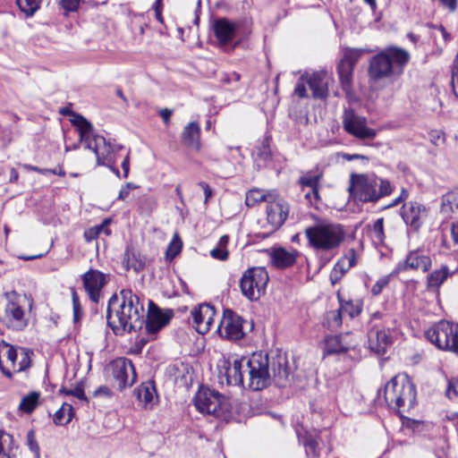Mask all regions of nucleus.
<instances>
[{"label":"nucleus","instance_id":"obj_1","mask_svg":"<svg viewBox=\"0 0 458 458\" xmlns=\"http://www.w3.org/2000/svg\"><path fill=\"white\" fill-rule=\"evenodd\" d=\"M145 310L138 295L131 289H123L108 301L106 319L115 335L137 331L144 325Z\"/></svg>","mask_w":458,"mask_h":458},{"label":"nucleus","instance_id":"obj_2","mask_svg":"<svg viewBox=\"0 0 458 458\" xmlns=\"http://www.w3.org/2000/svg\"><path fill=\"white\" fill-rule=\"evenodd\" d=\"M59 114L69 116L70 123L76 127L81 142L86 148L91 149L97 157L98 165L108 166L119 175L115 168L117 155L123 148L121 145L107 142L103 136L94 132L91 123L82 115L74 113L69 106L59 109Z\"/></svg>","mask_w":458,"mask_h":458},{"label":"nucleus","instance_id":"obj_3","mask_svg":"<svg viewBox=\"0 0 458 458\" xmlns=\"http://www.w3.org/2000/svg\"><path fill=\"white\" fill-rule=\"evenodd\" d=\"M377 395L384 400L387 406L394 411L401 418L409 412L416 404V387L406 375H397L392 377Z\"/></svg>","mask_w":458,"mask_h":458},{"label":"nucleus","instance_id":"obj_4","mask_svg":"<svg viewBox=\"0 0 458 458\" xmlns=\"http://www.w3.org/2000/svg\"><path fill=\"white\" fill-rule=\"evenodd\" d=\"M410 60V54L400 47H389L371 58L369 74L374 80L400 75Z\"/></svg>","mask_w":458,"mask_h":458},{"label":"nucleus","instance_id":"obj_5","mask_svg":"<svg viewBox=\"0 0 458 458\" xmlns=\"http://www.w3.org/2000/svg\"><path fill=\"white\" fill-rule=\"evenodd\" d=\"M391 182L375 174H352L351 190L353 197L361 202H377L393 192Z\"/></svg>","mask_w":458,"mask_h":458},{"label":"nucleus","instance_id":"obj_6","mask_svg":"<svg viewBox=\"0 0 458 458\" xmlns=\"http://www.w3.org/2000/svg\"><path fill=\"white\" fill-rule=\"evenodd\" d=\"M309 244L318 250L337 249L344 239V232L340 225L319 223L305 230Z\"/></svg>","mask_w":458,"mask_h":458},{"label":"nucleus","instance_id":"obj_7","mask_svg":"<svg viewBox=\"0 0 458 458\" xmlns=\"http://www.w3.org/2000/svg\"><path fill=\"white\" fill-rule=\"evenodd\" d=\"M246 372L250 389L259 391L267 387L271 382L268 355L259 352L246 357Z\"/></svg>","mask_w":458,"mask_h":458},{"label":"nucleus","instance_id":"obj_8","mask_svg":"<svg viewBox=\"0 0 458 458\" xmlns=\"http://www.w3.org/2000/svg\"><path fill=\"white\" fill-rule=\"evenodd\" d=\"M426 338L439 350L451 352L458 356V325L442 320L425 332Z\"/></svg>","mask_w":458,"mask_h":458},{"label":"nucleus","instance_id":"obj_9","mask_svg":"<svg viewBox=\"0 0 458 458\" xmlns=\"http://www.w3.org/2000/svg\"><path fill=\"white\" fill-rule=\"evenodd\" d=\"M329 81L327 72H305L299 78L294 93L301 98H308L310 96L306 86H309L314 98L326 99L328 96Z\"/></svg>","mask_w":458,"mask_h":458},{"label":"nucleus","instance_id":"obj_10","mask_svg":"<svg viewBox=\"0 0 458 458\" xmlns=\"http://www.w3.org/2000/svg\"><path fill=\"white\" fill-rule=\"evenodd\" d=\"M268 281V273L265 267L249 268L240 281L242 293L250 301H257L265 293Z\"/></svg>","mask_w":458,"mask_h":458},{"label":"nucleus","instance_id":"obj_11","mask_svg":"<svg viewBox=\"0 0 458 458\" xmlns=\"http://www.w3.org/2000/svg\"><path fill=\"white\" fill-rule=\"evenodd\" d=\"M4 322L13 330H22L28 326V317L23 309L25 297H21L15 292L6 293Z\"/></svg>","mask_w":458,"mask_h":458},{"label":"nucleus","instance_id":"obj_12","mask_svg":"<svg viewBox=\"0 0 458 458\" xmlns=\"http://www.w3.org/2000/svg\"><path fill=\"white\" fill-rule=\"evenodd\" d=\"M194 405L201 413L219 417L226 409V399L219 392L201 386L195 394Z\"/></svg>","mask_w":458,"mask_h":458},{"label":"nucleus","instance_id":"obj_13","mask_svg":"<svg viewBox=\"0 0 458 458\" xmlns=\"http://www.w3.org/2000/svg\"><path fill=\"white\" fill-rule=\"evenodd\" d=\"M342 123L347 133L359 140H373L377 136L376 130L367 126L366 117L357 114L352 108L344 109Z\"/></svg>","mask_w":458,"mask_h":458},{"label":"nucleus","instance_id":"obj_14","mask_svg":"<svg viewBox=\"0 0 458 458\" xmlns=\"http://www.w3.org/2000/svg\"><path fill=\"white\" fill-rule=\"evenodd\" d=\"M107 369L110 371L114 385L119 390L132 386L137 377L131 360L124 357L113 360L108 365Z\"/></svg>","mask_w":458,"mask_h":458},{"label":"nucleus","instance_id":"obj_15","mask_svg":"<svg viewBox=\"0 0 458 458\" xmlns=\"http://www.w3.org/2000/svg\"><path fill=\"white\" fill-rule=\"evenodd\" d=\"M244 320L232 310H225L223 318L217 327L219 335L228 340L236 341L243 338Z\"/></svg>","mask_w":458,"mask_h":458},{"label":"nucleus","instance_id":"obj_16","mask_svg":"<svg viewBox=\"0 0 458 458\" xmlns=\"http://www.w3.org/2000/svg\"><path fill=\"white\" fill-rule=\"evenodd\" d=\"M288 214V203L275 193L267 206V219L273 231L279 229L284 224Z\"/></svg>","mask_w":458,"mask_h":458},{"label":"nucleus","instance_id":"obj_17","mask_svg":"<svg viewBox=\"0 0 458 458\" xmlns=\"http://www.w3.org/2000/svg\"><path fill=\"white\" fill-rule=\"evenodd\" d=\"M401 216L407 225L419 231L428 216V209L418 201H409L403 205Z\"/></svg>","mask_w":458,"mask_h":458},{"label":"nucleus","instance_id":"obj_18","mask_svg":"<svg viewBox=\"0 0 458 458\" xmlns=\"http://www.w3.org/2000/svg\"><path fill=\"white\" fill-rule=\"evenodd\" d=\"M172 317L173 311L171 310L163 311L157 305L149 301L146 320L144 319L147 333L156 334L169 323Z\"/></svg>","mask_w":458,"mask_h":458},{"label":"nucleus","instance_id":"obj_19","mask_svg":"<svg viewBox=\"0 0 458 458\" xmlns=\"http://www.w3.org/2000/svg\"><path fill=\"white\" fill-rule=\"evenodd\" d=\"M83 285L91 301L98 303L104 286L107 284V276L97 269H89L82 276Z\"/></svg>","mask_w":458,"mask_h":458},{"label":"nucleus","instance_id":"obj_20","mask_svg":"<svg viewBox=\"0 0 458 458\" xmlns=\"http://www.w3.org/2000/svg\"><path fill=\"white\" fill-rule=\"evenodd\" d=\"M369 346L371 351L378 354L386 352V349L393 344L390 329L380 324L373 325L368 331Z\"/></svg>","mask_w":458,"mask_h":458},{"label":"nucleus","instance_id":"obj_21","mask_svg":"<svg viewBox=\"0 0 458 458\" xmlns=\"http://www.w3.org/2000/svg\"><path fill=\"white\" fill-rule=\"evenodd\" d=\"M191 324L199 334L208 333L214 323L216 310L210 304L203 303L191 310Z\"/></svg>","mask_w":458,"mask_h":458},{"label":"nucleus","instance_id":"obj_22","mask_svg":"<svg viewBox=\"0 0 458 458\" xmlns=\"http://www.w3.org/2000/svg\"><path fill=\"white\" fill-rule=\"evenodd\" d=\"M214 33L220 45H226L239 37L240 26L225 18L215 21Z\"/></svg>","mask_w":458,"mask_h":458},{"label":"nucleus","instance_id":"obj_23","mask_svg":"<svg viewBox=\"0 0 458 458\" xmlns=\"http://www.w3.org/2000/svg\"><path fill=\"white\" fill-rule=\"evenodd\" d=\"M432 266L431 259L420 250H413L408 252L403 264L398 266L399 270H421L426 273Z\"/></svg>","mask_w":458,"mask_h":458},{"label":"nucleus","instance_id":"obj_24","mask_svg":"<svg viewBox=\"0 0 458 458\" xmlns=\"http://www.w3.org/2000/svg\"><path fill=\"white\" fill-rule=\"evenodd\" d=\"M271 378L279 387H285L290 383V371L287 359L282 355H276L270 361Z\"/></svg>","mask_w":458,"mask_h":458},{"label":"nucleus","instance_id":"obj_25","mask_svg":"<svg viewBox=\"0 0 458 458\" xmlns=\"http://www.w3.org/2000/svg\"><path fill=\"white\" fill-rule=\"evenodd\" d=\"M225 369L226 382L230 386H243V377L246 372V357L234 358L228 360Z\"/></svg>","mask_w":458,"mask_h":458},{"label":"nucleus","instance_id":"obj_26","mask_svg":"<svg viewBox=\"0 0 458 458\" xmlns=\"http://www.w3.org/2000/svg\"><path fill=\"white\" fill-rule=\"evenodd\" d=\"M136 395L142 407L147 410H151L158 401L154 381L151 380L141 383L136 390Z\"/></svg>","mask_w":458,"mask_h":458},{"label":"nucleus","instance_id":"obj_27","mask_svg":"<svg viewBox=\"0 0 458 458\" xmlns=\"http://www.w3.org/2000/svg\"><path fill=\"white\" fill-rule=\"evenodd\" d=\"M349 334L330 335L325 339V353L338 354L349 351L353 345L349 342Z\"/></svg>","mask_w":458,"mask_h":458},{"label":"nucleus","instance_id":"obj_28","mask_svg":"<svg viewBox=\"0 0 458 458\" xmlns=\"http://www.w3.org/2000/svg\"><path fill=\"white\" fill-rule=\"evenodd\" d=\"M297 250H287L284 248H277L271 252L272 264L278 268L292 267L297 259Z\"/></svg>","mask_w":458,"mask_h":458},{"label":"nucleus","instance_id":"obj_29","mask_svg":"<svg viewBox=\"0 0 458 458\" xmlns=\"http://www.w3.org/2000/svg\"><path fill=\"white\" fill-rule=\"evenodd\" d=\"M199 134V125L196 122H191L184 127L182 133V140L188 148L198 151L200 148Z\"/></svg>","mask_w":458,"mask_h":458},{"label":"nucleus","instance_id":"obj_30","mask_svg":"<svg viewBox=\"0 0 458 458\" xmlns=\"http://www.w3.org/2000/svg\"><path fill=\"white\" fill-rule=\"evenodd\" d=\"M297 437L299 443L304 446L308 457L318 458L320 455L317 437L307 432L301 434L300 431H297Z\"/></svg>","mask_w":458,"mask_h":458},{"label":"nucleus","instance_id":"obj_31","mask_svg":"<svg viewBox=\"0 0 458 458\" xmlns=\"http://www.w3.org/2000/svg\"><path fill=\"white\" fill-rule=\"evenodd\" d=\"M451 275L447 266H442L440 269L432 271L427 278V285L429 289H438Z\"/></svg>","mask_w":458,"mask_h":458},{"label":"nucleus","instance_id":"obj_32","mask_svg":"<svg viewBox=\"0 0 458 458\" xmlns=\"http://www.w3.org/2000/svg\"><path fill=\"white\" fill-rule=\"evenodd\" d=\"M354 66L349 64L347 62L340 61L337 72L339 75L340 83L345 92H349L352 88V75Z\"/></svg>","mask_w":458,"mask_h":458},{"label":"nucleus","instance_id":"obj_33","mask_svg":"<svg viewBox=\"0 0 458 458\" xmlns=\"http://www.w3.org/2000/svg\"><path fill=\"white\" fill-rule=\"evenodd\" d=\"M458 211V188L446 192L441 198V212L451 213Z\"/></svg>","mask_w":458,"mask_h":458},{"label":"nucleus","instance_id":"obj_34","mask_svg":"<svg viewBox=\"0 0 458 458\" xmlns=\"http://www.w3.org/2000/svg\"><path fill=\"white\" fill-rule=\"evenodd\" d=\"M123 259L126 262L128 268H132L135 271H140L145 267V258L134 249L127 248Z\"/></svg>","mask_w":458,"mask_h":458},{"label":"nucleus","instance_id":"obj_35","mask_svg":"<svg viewBox=\"0 0 458 458\" xmlns=\"http://www.w3.org/2000/svg\"><path fill=\"white\" fill-rule=\"evenodd\" d=\"M39 397L40 394L35 391L24 395L19 404V411L26 414L31 413L39 404Z\"/></svg>","mask_w":458,"mask_h":458},{"label":"nucleus","instance_id":"obj_36","mask_svg":"<svg viewBox=\"0 0 458 458\" xmlns=\"http://www.w3.org/2000/svg\"><path fill=\"white\" fill-rule=\"evenodd\" d=\"M275 192H265L262 190L253 189L246 193L245 203L248 207H254L261 201L268 202L274 197Z\"/></svg>","mask_w":458,"mask_h":458},{"label":"nucleus","instance_id":"obj_37","mask_svg":"<svg viewBox=\"0 0 458 458\" xmlns=\"http://www.w3.org/2000/svg\"><path fill=\"white\" fill-rule=\"evenodd\" d=\"M18 352L19 348L15 349L11 344L3 342L0 344V366L2 367L5 359L6 362H9L13 368L16 367Z\"/></svg>","mask_w":458,"mask_h":458},{"label":"nucleus","instance_id":"obj_38","mask_svg":"<svg viewBox=\"0 0 458 458\" xmlns=\"http://www.w3.org/2000/svg\"><path fill=\"white\" fill-rule=\"evenodd\" d=\"M229 242V236L225 234L220 237L216 246L210 250V256L218 260L225 261L228 259L229 252L227 245Z\"/></svg>","mask_w":458,"mask_h":458},{"label":"nucleus","instance_id":"obj_39","mask_svg":"<svg viewBox=\"0 0 458 458\" xmlns=\"http://www.w3.org/2000/svg\"><path fill=\"white\" fill-rule=\"evenodd\" d=\"M110 224L109 219H105L100 225L92 226L85 231L84 236L88 242H90L92 240H95L99 235H109L111 233L110 229L108 228V225Z\"/></svg>","mask_w":458,"mask_h":458},{"label":"nucleus","instance_id":"obj_40","mask_svg":"<svg viewBox=\"0 0 458 458\" xmlns=\"http://www.w3.org/2000/svg\"><path fill=\"white\" fill-rule=\"evenodd\" d=\"M33 354V352L27 348H19V352L17 356L16 367H13L14 372L25 371L27 369L30 367V357Z\"/></svg>","mask_w":458,"mask_h":458},{"label":"nucleus","instance_id":"obj_41","mask_svg":"<svg viewBox=\"0 0 458 458\" xmlns=\"http://www.w3.org/2000/svg\"><path fill=\"white\" fill-rule=\"evenodd\" d=\"M322 177V174H314L312 171H310L301 176L299 182L301 186L302 191H305V188L314 189L318 187L319 181Z\"/></svg>","mask_w":458,"mask_h":458},{"label":"nucleus","instance_id":"obj_42","mask_svg":"<svg viewBox=\"0 0 458 458\" xmlns=\"http://www.w3.org/2000/svg\"><path fill=\"white\" fill-rule=\"evenodd\" d=\"M369 52L370 50L365 48H346L341 60L354 66L362 55Z\"/></svg>","mask_w":458,"mask_h":458},{"label":"nucleus","instance_id":"obj_43","mask_svg":"<svg viewBox=\"0 0 458 458\" xmlns=\"http://www.w3.org/2000/svg\"><path fill=\"white\" fill-rule=\"evenodd\" d=\"M41 0H16L21 12L31 16L39 8Z\"/></svg>","mask_w":458,"mask_h":458},{"label":"nucleus","instance_id":"obj_44","mask_svg":"<svg viewBox=\"0 0 458 458\" xmlns=\"http://www.w3.org/2000/svg\"><path fill=\"white\" fill-rule=\"evenodd\" d=\"M139 210L142 215H149L157 206V200L151 196H143L138 202Z\"/></svg>","mask_w":458,"mask_h":458},{"label":"nucleus","instance_id":"obj_45","mask_svg":"<svg viewBox=\"0 0 458 458\" xmlns=\"http://www.w3.org/2000/svg\"><path fill=\"white\" fill-rule=\"evenodd\" d=\"M344 315H348L350 318L358 316L361 311V304L358 301H348L342 302L339 308Z\"/></svg>","mask_w":458,"mask_h":458},{"label":"nucleus","instance_id":"obj_46","mask_svg":"<svg viewBox=\"0 0 458 458\" xmlns=\"http://www.w3.org/2000/svg\"><path fill=\"white\" fill-rule=\"evenodd\" d=\"M372 238L373 241L376 243L381 244L384 242L385 239V233H384V218L380 217L377 218L372 226L371 230Z\"/></svg>","mask_w":458,"mask_h":458},{"label":"nucleus","instance_id":"obj_47","mask_svg":"<svg viewBox=\"0 0 458 458\" xmlns=\"http://www.w3.org/2000/svg\"><path fill=\"white\" fill-rule=\"evenodd\" d=\"M72 313H73V323L77 325L81 319L82 318L83 312L81 310V305L80 302L79 295L76 293L75 289L72 288Z\"/></svg>","mask_w":458,"mask_h":458},{"label":"nucleus","instance_id":"obj_48","mask_svg":"<svg viewBox=\"0 0 458 458\" xmlns=\"http://www.w3.org/2000/svg\"><path fill=\"white\" fill-rule=\"evenodd\" d=\"M12 441L11 435L0 430V458H11L9 445Z\"/></svg>","mask_w":458,"mask_h":458},{"label":"nucleus","instance_id":"obj_49","mask_svg":"<svg viewBox=\"0 0 458 458\" xmlns=\"http://www.w3.org/2000/svg\"><path fill=\"white\" fill-rule=\"evenodd\" d=\"M74 416V411L72 404L64 403L59 408V424L69 423Z\"/></svg>","mask_w":458,"mask_h":458},{"label":"nucleus","instance_id":"obj_50","mask_svg":"<svg viewBox=\"0 0 458 458\" xmlns=\"http://www.w3.org/2000/svg\"><path fill=\"white\" fill-rule=\"evenodd\" d=\"M256 161L259 162V166L266 165L267 162L271 158L270 149L267 145L262 144L260 148H259L256 152Z\"/></svg>","mask_w":458,"mask_h":458},{"label":"nucleus","instance_id":"obj_51","mask_svg":"<svg viewBox=\"0 0 458 458\" xmlns=\"http://www.w3.org/2000/svg\"><path fill=\"white\" fill-rule=\"evenodd\" d=\"M182 247V242L180 237L177 234H175L167 247V250H166L167 258L174 259L175 256H177L181 252Z\"/></svg>","mask_w":458,"mask_h":458},{"label":"nucleus","instance_id":"obj_52","mask_svg":"<svg viewBox=\"0 0 458 458\" xmlns=\"http://www.w3.org/2000/svg\"><path fill=\"white\" fill-rule=\"evenodd\" d=\"M389 319L390 317L387 314L381 311H375L370 314L368 324L369 326V328L375 324H380L386 327V326L388 324Z\"/></svg>","mask_w":458,"mask_h":458},{"label":"nucleus","instance_id":"obj_53","mask_svg":"<svg viewBox=\"0 0 458 458\" xmlns=\"http://www.w3.org/2000/svg\"><path fill=\"white\" fill-rule=\"evenodd\" d=\"M343 316L341 310H331L327 313V318L330 327L335 328L342 325Z\"/></svg>","mask_w":458,"mask_h":458},{"label":"nucleus","instance_id":"obj_54","mask_svg":"<svg viewBox=\"0 0 458 458\" xmlns=\"http://www.w3.org/2000/svg\"><path fill=\"white\" fill-rule=\"evenodd\" d=\"M390 276H384L380 277L371 288V293L374 296L379 295L383 289L389 284Z\"/></svg>","mask_w":458,"mask_h":458},{"label":"nucleus","instance_id":"obj_55","mask_svg":"<svg viewBox=\"0 0 458 458\" xmlns=\"http://www.w3.org/2000/svg\"><path fill=\"white\" fill-rule=\"evenodd\" d=\"M430 142L435 146L444 144L445 141V134L439 130H432L428 133Z\"/></svg>","mask_w":458,"mask_h":458},{"label":"nucleus","instance_id":"obj_56","mask_svg":"<svg viewBox=\"0 0 458 458\" xmlns=\"http://www.w3.org/2000/svg\"><path fill=\"white\" fill-rule=\"evenodd\" d=\"M26 441L30 451L34 454L35 456H38V454H39V447L36 441L35 433L33 430L28 431Z\"/></svg>","mask_w":458,"mask_h":458},{"label":"nucleus","instance_id":"obj_57","mask_svg":"<svg viewBox=\"0 0 458 458\" xmlns=\"http://www.w3.org/2000/svg\"><path fill=\"white\" fill-rule=\"evenodd\" d=\"M304 197L311 206L317 207V204L319 200L318 187L314 189H308V191L304 193Z\"/></svg>","mask_w":458,"mask_h":458},{"label":"nucleus","instance_id":"obj_58","mask_svg":"<svg viewBox=\"0 0 458 458\" xmlns=\"http://www.w3.org/2000/svg\"><path fill=\"white\" fill-rule=\"evenodd\" d=\"M446 395L449 399H453L458 395V379H454L449 382Z\"/></svg>","mask_w":458,"mask_h":458},{"label":"nucleus","instance_id":"obj_59","mask_svg":"<svg viewBox=\"0 0 458 458\" xmlns=\"http://www.w3.org/2000/svg\"><path fill=\"white\" fill-rule=\"evenodd\" d=\"M62 7L67 12H75L77 11L80 0H62L61 1Z\"/></svg>","mask_w":458,"mask_h":458},{"label":"nucleus","instance_id":"obj_60","mask_svg":"<svg viewBox=\"0 0 458 458\" xmlns=\"http://www.w3.org/2000/svg\"><path fill=\"white\" fill-rule=\"evenodd\" d=\"M59 392L64 393L66 394H72L80 400H86L84 392L81 387H75L74 389H72L69 391L65 390V388H63V389L59 390Z\"/></svg>","mask_w":458,"mask_h":458},{"label":"nucleus","instance_id":"obj_61","mask_svg":"<svg viewBox=\"0 0 458 458\" xmlns=\"http://www.w3.org/2000/svg\"><path fill=\"white\" fill-rule=\"evenodd\" d=\"M199 186L204 191V195H205V204L209 200L210 198H212L214 192H213V190L210 188V186L205 182H199Z\"/></svg>","mask_w":458,"mask_h":458},{"label":"nucleus","instance_id":"obj_62","mask_svg":"<svg viewBox=\"0 0 458 458\" xmlns=\"http://www.w3.org/2000/svg\"><path fill=\"white\" fill-rule=\"evenodd\" d=\"M334 268L336 269L338 272H341V274L344 275L350 267L346 264V259H342L336 262V264L334 266Z\"/></svg>","mask_w":458,"mask_h":458},{"label":"nucleus","instance_id":"obj_63","mask_svg":"<svg viewBox=\"0 0 458 458\" xmlns=\"http://www.w3.org/2000/svg\"><path fill=\"white\" fill-rule=\"evenodd\" d=\"M123 171V177L127 178L130 171V152L128 151L121 164Z\"/></svg>","mask_w":458,"mask_h":458},{"label":"nucleus","instance_id":"obj_64","mask_svg":"<svg viewBox=\"0 0 458 458\" xmlns=\"http://www.w3.org/2000/svg\"><path fill=\"white\" fill-rule=\"evenodd\" d=\"M93 395L94 396H100V395L110 396L111 391H110L109 387H107L106 386H100L94 391Z\"/></svg>","mask_w":458,"mask_h":458}]
</instances>
